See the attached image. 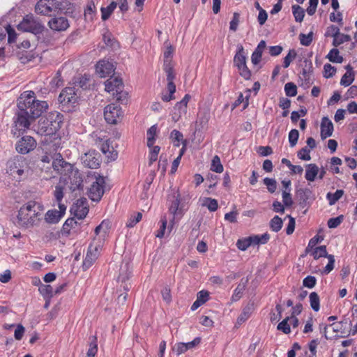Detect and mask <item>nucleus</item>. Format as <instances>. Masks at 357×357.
I'll list each match as a JSON object with an SVG mask.
<instances>
[{
    "label": "nucleus",
    "instance_id": "nucleus-1",
    "mask_svg": "<svg viewBox=\"0 0 357 357\" xmlns=\"http://www.w3.org/2000/svg\"><path fill=\"white\" fill-rule=\"evenodd\" d=\"M17 107L15 123L20 129H22L28 128L32 121L40 116L47 109L48 104L46 101L37 100L33 91H26L18 98Z\"/></svg>",
    "mask_w": 357,
    "mask_h": 357
},
{
    "label": "nucleus",
    "instance_id": "nucleus-2",
    "mask_svg": "<svg viewBox=\"0 0 357 357\" xmlns=\"http://www.w3.org/2000/svg\"><path fill=\"white\" fill-rule=\"evenodd\" d=\"M63 123V115L54 111L48 113L38 121L37 133L40 135L49 136L56 134Z\"/></svg>",
    "mask_w": 357,
    "mask_h": 357
},
{
    "label": "nucleus",
    "instance_id": "nucleus-3",
    "mask_svg": "<svg viewBox=\"0 0 357 357\" xmlns=\"http://www.w3.org/2000/svg\"><path fill=\"white\" fill-rule=\"evenodd\" d=\"M40 206L34 201L27 202L24 206H22L18 212L17 224L20 226L28 227L33 225L34 218L39 215Z\"/></svg>",
    "mask_w": 357,
    "mask_h": 357
},
{
    "label": "nucleus",
    "instance_id": "nucleus-4",
    "mask_svg": "<svg viewBox=\"0 0 357 357\" xmlns=\"http://www.w3.org/2000/svg\"><path fill=\"white\" fill-rule=\"evenodd\" d=\"M60 183L67 186L70 192L75 193V196H80L84 191L83 178L78 170L71 169L69 175L62 176L60 178Z\"/></svg>",
    "mask_w": 357,
    "mask_h": 357
},
{
    "label": "nucleus",
    "instance_id": "nucleus-5",
    "mask_svg": "<svg viewBox=\"0 0 357 357\" xmlns=\"http://www.w3.org/2000/svg\"><path fill=\"white\" fill-rule=\"evenodd\" d=\"M17 28L19 31L30 32L34 35L40 34L45 30V26L41 21L32 14L25 15Z\"/></svg>",
    "mask_w": 357,
    "mask_h": 357
},
{
    "label": "nucleus",
    "instance_id": "nucleus-6",
    "mask_svg": "<svg viewBox=\"0 0 357 357\" xmlns=\"http://www.w3.org/2000/svg\"><path fill=\"white\" fill-rule=\"evenodd\" d=\"M163 70L167 76V89L169 94H162L161 98L165 102H169L174 99V93L176 91V85L174 83V79H175L176 73L172 63H169L167 60L164 62Z\"/></svg>",
    "mask_w": 357,
    "mask_h": 357
},
{
    "label": "nucleus",
    "instance_id": "nucleus-7",
    "mask_svg": "<svg viewBox=\"0 0 357 357\" xmlns=\"http://www.w3.org/2000/svg\"><path fill=\"white\" fill-rule=\"evenodd\" d=\"M173 197L174 199L172 202L169 208V213L173 215L172 219L170 220L171 225L169 227V229H172L175 219H180L183 216L184 211V202L190 199L189 197H184L181 198L178 191H177Z\"/></svg>",
    "mask_w": 357,
    "mask_h": 357
},
{
    "label": "nucleus",
    "instance_id": "nucleus-8",
    "mask_svg": "<svg viewBox=\"0 0 357 357\" xmlns=\"http://www.w3.org/2000/svg\"><path fill=\"white\" fill-rule=\"evenodd\" d=\"M62 3L57 0H39L35 6V12L41 15H51V13L61 10Z\"/></svg>",
    "mask_w": 357,
    "mask_h": 357
},
{
    "label": "nucleus",
    "instance_id": "nucleus-9",
    "mask_svg": "<svg viewBox=\"0 0 357 357\" xmlns=\"http://www.w3.org/2000/svg\"><path fill=\"white\" fill-rule=\"evenodd\" d=\"M123 84L121 79L116 77H111L105 82V90L112 92L116 95V100L123 102V98H126L127 93H123Z\"/></svg>",
    "mask_w": 357,
    "mask_h": 357
},
{
    "label": "nucleus",
    "instance_id": "nucleus-10",
    "mask_svg": "<svg viewBox=\"0 0 357 357\" xmlns=\"http://www.w3.org/2000/svg\"><path fill=\"white\" fill-rule=\"evenodd\" d=\"M105 179L103 176H96V181L93 182L91 188L88 189L89 198L94 202H99L104 194Z\"/></svg>",
    "mask_w": 357,
    "mask_h": 357
},
{
    "label": "nucleus",
    "instance_id": "nucleus-11",
    "mask_svg": "<svg viewBox=\"0 0 357 357\" xmlns=\"http://www.w3.org/2000/svg\"><path fill=\"white\" fill-rule=\"evenodd\" d=\"M122 115L123 112L119 105L112 103L105 107L104 116L108 123L116 124Z\"/></svg>",
    "mask_w": 357,
    "mask_h": 357
},
{
    "label": "nucleus",
    "instance_id": "nucleus-12",
    "mask_svg": "<svg viewBox=\"0 0 357 357\" xmlns=\"http://www.w3.org/2000/svg\"><path fill=\"white\" fill-rule=\"evenodd\" d=\"M24 161L20 157L11 158L7 162L6 172L14 177H15V174L20 176L24 173Z\"/></svg>",
    "mask_w": 357,
    "mask_h": 357
},
{
    "label": "nucleus",
    "instance_id": "nucleus-13",
    "mask_svg": "<svg viewBox=\"0 0 357 357\" xmlns=\"http://www.w3.org/2000/svg\"><path fill=\"white\" fill-rule=\"evenodd\" d=\"M36 146V142L31 136L22 137L16 144V151L21 154H26L33 150Z\"/></svg>",
    "mask_w": 357,
    "mask_h": 357
},
{
    "label": "nucleus",
    "instance_id": "nucleus-14",
    "mask_svg": "<svg viewBox=\"0 0 357 357\" xmlns=\"http://www.w3.org/2000/svg\"><path fill=\"white\" fill-rule=\"evenodd\" d=\"M82 164L91 169H97L100 165V155L94 150L89 151L81 157Z\"/></svg>",
    "mask_w": 357,
    "mask_h": 357
},
{
    "label": "nucleus",
    "instance_id": "nucleus-15",
    "mask_svg": "<svg viewBox=\"0 0 357 357\" xmlns=\"http://www.w3.org/2000/svg\"><path fill=\"white\" fill-rule=\"evenodd\" d=\"M77 89L75 86L66 87L61 92L58 100L61 103L75 104L78 100Z\"/></svg>",
    "mask_w": 357,
    "mask_h": 357
},
{
    "label": "nucleus",
    "instance_id": "nucleus-16",
    "mask_svg": "<svg viewBox=\"0 0 357 357\" xmlns=\"http://www.w3.org/2000/svg\"><path fill=\"white\" fill-rule=\"evenodd\" d=\"M101 250V245H93L91 244L89 247L86 256L83 261V268L86 270L87 268H90L93 264L96 261V260L98 259L100 251Z\"/></svg>",
    "mask_w": 357,
    "mask_h": 357
},
{
    "label": "nucleus",
    "instance_id": "nucleus-17",
    "mask_svg": "<svg viewBox=\"0 0 357 357\" xmlns=\"http://www.w3.org/2000/svg\"><path fill=\"white\" fill-rule=\"evenodd\" d=\"M296 195L298 204L303 208L310 206L311 202L315 199L312 191L309 188H300L297 190Z\"/></svg>",
    "mask_w": 357,
    "mask_h": 357
},
{
    "label": "nucleus",
    "instance_id": "nucleus-18",
    "mask_svg": "<svg viewBox=\"0 0 357 357\" xmlns=\"http://www.w3.org/2000/svg\"><path fill=\"white\" fill-rule=\"evenodd\" d=\"M97 144L100 146L101 151L106 154L107 157L111 160H115L117 158L118 153L112 145L109 139L102 141V139H98Z\"/></svg>",
    "mask_w": 357,
    "mask_h": 357
},
{
    "label": "nucleus",
    "instance_id": "nucleus-19",
    "mask_svg": "<svg viewBox=\"0 0 357 357\" xmlns=\"http://www.w3.org/2000/svg\"><path fill=\"white\" fill-rule=\"evenodd\" d=\"M48 26L53 31H63L69 27V22L64 17H53L48 22Z\"/></svg>",
    "mask_w": 357,
    "mask_h": 357
},
{
    "label": "nucleus",
    "instance_id": "nucleus-20",
    "mask_svg": "<svg viewBox=\"0 0 357 357\" xmlns=\"http://www.w3.org/2000/svg\"><path fill=\"white\" fill-rule=\"evenodd\" d=\"M131 271L129 270V265L126 264L123 267L121 268L120 273L118 277V281L121 283V288L127 293L131 287V284L127 282L129 280Z\"/></svg>",
    "mask_w": 357,
    "mask_h": 357
},
{
    "label": "nucleus",
    "instance_id": "nucleus-21",
    "mask_svg": "<svg viewBox=\"0 0 357 357\" xmlns=\"http://www.w3.org/2000/svg\"><path fill=\"white\" fill-rule=\"evenodd\" d=\"M114 68L112 63L108 61H100L96 64V73L100 77H105L112 73Z\"/></svg>",
    "mask_w": 357,
    "mask_h": 357
},
{
    "label": "nucleus",
    "instance_id": "nucleus-22",
    "mask_svg": "<svg viewBox=\"0 0 357 357\" xmlns=\"http://www.w3.org/2000/svg\"><path fill=\"white\" fill-rule=\"evenodd\" d=\"M80 224L76 221L74 218L67 219L61 229L62 235L68 236L71 234V231H73V233H77L79 230L77 227Z\"/></svg>",
    "mask_w": 357,
    "mask_h": 357
},
{
    "label": "nucleus",
    "instance_id": "nucleus-23",
    "mask_svg": "<svg viewBox=\"0 0 357 357\" xmlns=\"http://www.w3.org/2000/svg\"><path fill=\"white\" fill-rule=\"evenodd\" d=\"M333 132V124L332 121L327 117L324 116L321 119V137L325 139L331 137Z\"/></svg>",
    "mask_w": 357,
    "mask_h": 357
},
{
    "label": "nucleus",
    "instance_id": "nucleus-24",
    "mask_svg": "<svg viewBox=\"0 0 357 357\" xmlns=\"http://www.w3.org/2000/svg\"><path fill=\"white\" fill-rule=\"evenodd\" d=\"M246 53L241 44L237 45V52L234 57V64L236 67L246 63Z\"/></svg>",
    "mask_w": 357,
    "mask_h": 357
},
{
    "label": "nucleus",
    "instance_id": "nucleus-25",
    "mask_svg": "<svg viewBox=\"0 0 357 357\" xmlns=\"http://www.w3.org/2000/svg\"><path fill=\"white\" fill-rule=\"evenodd\" d=\"M53 169L62 174L63 169H67V170L71 169L72 166L70 163L66 162L60 154L56 155V158L54 159L52 162Z\"/></svg>",
    "mask_w": 357,
    "mask_h": 357
},
{
    "label": "nucleus",
    "instance_id": "nucleus-26",
    "mask_svg": "<svg viewBox=\"0 0 357 357\" xmlns=\"http://www.w3.org/2000/svg\"><path fill=\"white\" fill-rule=\"evenodd\" d=\"M254 310V303H248L243 309L241 314L237 319L236 325H241L245 322L251 315Z\"/></svg>",
    "mask_w": 357,
    "mask_h": 357
},
{
    "label": "nucleus",
    "instance_id": "nucleus-27",
    "mask_svg": "<svg viewBox=\"0 0 357 357\" xmlns=\"http://www.w3.org/2000/svg\"><path fill=\"white\" fill-rule=\"evenodd\" d=\"M319 169L316 164L310 163L306 165L305 178L308 181H314L318 175Z\"/></svg>",
    "mask_w": 357,
    "mask_h": 357
},
{
    "label": "nucleus",
    "instance_id": "nucleus-28",
    "mask_svg": "<svg viewBox=\"0 0 357 357\" xmlns=\"http://www.w3.org/2000/svg\"><path fill=\"white\" fill-rule=\"evenodd\" d=\"M303 62L305 63V67L303 68L302 75L305 81L309 83L311 80V75L313 72L312 63V61L307 59H305Z\"/></svg>",
    "mask_w": 357,
    "mask_h": 357
},
{
    "label": "nucleus",
    "instance_id": "nucleus-29",
    "mask_svg": "<svg viewBox=\"0 0 357 357\" xmlns=\"http://www.w3.org/2000/svg\"><path fill=\"white\" fill-rule=\"evenodd\" d=\"M61 213H59L56 210H50L45 214V220L48 223L55 224L57 223L61 219Z\"/></svg>",
    "mask_w": 357,
    "mask_h": 357
},
{
    "label": "nucleus",
    "instance_id": "nucleus-30",
    "mask_svg": "<svg viewBox=\"0 0 357 357\" xmlns=\"http://www.w3.org/2000/svg\"><path fill=\"white\" fill-rule=\"evenodd\" d=\"M117 3L112 1L111 3L106 8H101L102 20L103 21L107 20L110 17L114 9L116 8Z\"/></svg>",
    "mask_w": 357,
    "mask_h": 357
},
{
    "label": "nucleus",
    "instance_id": "nucleus-31",
    "mask_svg": "<svg viewBox=\"0 0 357 357\" xmlns=\"http://www.w3.org/2000/svg\"><path fill=\"white\" fill-rule=\"evenodd\" d=\"M339 50L336 48L332 49L327 55V58L331 62L341 63L343 62V57L339 55Z\"/></svg>",
    "mask_w": 357,
    "mask_h": 357
},
{
    "label": "nucleus",
    "instance_id": "nucleus-32",
    "mask_svg": "<svg viewBox=\"0 0 357 357\" xmlns=\"http://www.w3.org/2000/svg\"><path fill=\"white\" fill-rule=\"evenodd\" d=\"M344 195V190H337L335 193L328 192L326 198L331 206L334 205Z\"/></svg>",
    "mask_w": 357,
    "mask_h": 357
},
{
    "label": "nucleus",
    "instance_id": "nucleus-33",
    "mask_svg": "<svg viewBox=\"0 0 357 357\" xmlns=\"http://www.w3.org/2000/svg\"><path fill=\"white\" fill-rule=\"evenodd\" d=\"M292 12L296 22H301L303 20L305 10L302 7L298 5H293Z\"/></svg>",
    "mask_w": 357,
    "mask_h": 357
},
{
    "label": "nucleus",
    "instance_id": "nucleus-34",
    "mask_svg": "<svg viewBox=\"0 0 357 357\" xmlns=\"http://www.w3.org/2000/svg\"><path fill=\"white\" fill-rule=\"evenodd\" d=\"M90 78L87 75H84V76H81L78 78V80L75 82V86L76 87L81 88L82 89H87L90 86Z\"/></svg>",
    "mask_w": 357,
    "mask_h": 357
},
{
    "label": "nucleus",
    "instance_id": "nucleus-35",
    "mask_svg": "<svg viewBox=\"0 0 357 357\" xmlns=\"http://www.w3.org/2000/svg\"><path fill=\"white\" fill-rule=\"evenodd\" d=\"M269 225L272 231L278 232L282 229L283 221L278 215H275L271 220Z\"/></svg>",
    "mask_w": 357,
    "mask_h": 357
},
{
    "label": "nucleus",
    "instance_id": "nucleus-36",
    "mask_svg": "<svg viewBox=\"0 0 357 357\" xmlns=\"http://www.w3.org/2000/svg\"><path fill=\"white\" fill-rule=\"evenodd\" d=\"M312 255L314 259H318L320 257H326L330 255L328 254L326 245H321L317 247L312 252Z\"/></svg>",
    "mask_w": 357,
    "mask_h": 357
},
{
    "label": "nucleus",
    "instance_id": "nucleus-37",
    "mask_svg": "<svg viewBox=\"0 0 357 357\" xmlns=\"http://www.w3.org/2000/svg\"><path fill=\"white\" fill-rule=\"evenodd\" d=\"M170 138L174 143V146H179L180 142H181L183 143V142L185 141L183 140V134L177 130H173L171 132Z\"/></svg>",
    "mask_w": 357,
    "mask_h": 357
},
{
    "label": "nucleus",
    "instance_id": "nucleus-38",
    "mask_svg": "<svg viewBox=\"0 0 357 357\" xmlns=\"http://www.w3.org/2000/svg\"><path fill=\"white\" fill-rule=\"evenodd\" d=\"M250 245H253L252 236L243 239H239L236 243L237 248L243 251L247 250V248Z\"/></svg>",
    "mask_w": 357,
    "mask_h": 357
},
{
    "label": "nucleus",
    "instance_id": "nucleus-39",
    "mask_svg": "<svg viewBox=\"0 0 357 357\" xmlns=\"http://www.w3.org/2000/svg\"><path fill=\"white\" fill-rule=\"evenodd\" d=\"M190 99V96L188 94L185 95L183 98L180 101L178 102L175 106V109L179 110V116H181V112H185L187 108L188 102H189Z\"/></svg>",
    "mask_w": 357,
    "mask_h": 357
},
{
    "label": "nucleus",
    "instance_id": "nucleus-40",
    "mask_svg": "<svg viewBox=\"0 0 357 357\" xmlns=\"http://www.w3.org/2000/svg\"><path fill=\"white\" fill-rule=\"evenodd\" d=\"M40 293L43 296L51 298L54 294V290L50 284H41L38 289Z\"/></svg>",
    "mask_w": 357,
    "mask_h": 357
},
{
    "label": "nucleus",
    "instance_id": "nucleus-41",
    "mask_svg": "<svg viewBox=\"0 0 357 357\" xmlns=\"http://www.w3.org/2000/svg\"><path fill=\"white\" fill-rule=\"evenodd\" d=\"M310 306L313 310L317 312L319 310V297L316 292H312L310 294Z\"/></svg>",
    "mask_w": 357,
    "mask_h": 357
},
{
    "label": "nucleus",
    "instance_id": "nucleus-42",
    "mask_svg": "<svg viewBox=\"0 0 357 357\" xmlns=\"http://www.w3.org/2000/svg\"><path fill=\"white\" fill-rule=\"evenodd\" d=\"M252 236L253 245L259 244H266L270 239V235L268 233H265L261 236L254 235Z\"/></svg>",
    "mask_w": 357,
    "mask_h": 357
},
{
    "label": "nucleus",
    "instance_id": "nucleus-43",
    "mask_svg": "<svg viewBox=\"0 0 357 357\" xmlns=\"http://www.w3.org/2000/svg\"><path fill=\"white\" fill-rule=\"evenodd\" d=\"M202 206H206L210 211H215L218 209V201L212 198H205Z\"/></svg>",
    "mask_w": 357,
    "mask_h": 357
},
{
    "label": "nucleus",
    "instance_id": "nucleus-44",
    "mask_svg": "<svg viewBox=\"0 0 357 357\" xmlns=\"http://www.w3.org/2000/svg\"><path fill=\"white\" fill-rule=\"evenodd\" d=\"M211 170L217 173L223 172V166L220 162V159L218 155L213 157L212 160Z\"/></svg>",
    "mask_w": 357,
    "mask_h": 357
},
{
    "label": "nucleus",
    "instance_id": "nucleus-45",
    "mask_svg": "<svg viewBox=\"0 0 357 357\" xmlns=\"http://www.w3.org/2000/svg\"><path fill=\"white\" fill-rule=\"evenodd\" d=\"M284 91L287 96L294 97L297 93V86L293 82H288L284 86Z\"/></svg>",
    "mask_w": 357,
    "mask_h": 357
},
{
    "label": "nucleus",
    "instance_id": "nucleus-46",
    "mask_svg": "<svg viewBox=\"0 0 357 357\" xmlns=\"http://www.w3.org/2000/svg\"><path fill=\"white\" fill-rule=\"evenodd\" d=\"M74 215L79 220L84 219L89 213V206L77 207L75 206Z\"/></svg>",
    "mask_w": 357,
    "mask_h": 357
},
{
    "label": "nucleus",
    "instance_id": "nucleus-47",
    "mask_svg": "<svg viewBox=\"0 0 357 357\" xmlns=\"http://www.w3.org/2000/svg\"><path fill=\"white\" fill-rule=\"evenodd\" d=\"M300 43L302 45L309 46L313 40V32L310 31L307 35L300 33L299 35Z\"/></svg>",
    "mask_w": 357,
    "mask_h": 357
},
{
    "label": "nucleus",
    "instance_id": "nucleus-48",
    "mask_svg": "<svg viewBox=\"0 0 357 357\" xmlns=\"http://www.w3.org/2000/svg\"><path fill=\"white\" fill-rule=\"evenodd\" d=\"M350 40H351V36L349 35L342 34V33H340V35L338 36H336V38H335L333 39V45L335 47H337V46L340 45L341 44H342L345 42H349Z\"/></svg>",
    "mask_w": 357,
    "mask_h": 357
},
{
    "label": "nucleus",
    "instance_id": "nucleus-49",
    "mask_svg": "<svg viewBox=\"0 0 357 357\" xmlns=\"http://www.w3.org/2000/svg\"><path fill=\"white\" fill-rule=\"evenodd\" d=\"M299 137V132L296 129H292L289 133V142L291 147H294Z\"/></svg>",
    "mask_w": 357,
    "mask_h": 357
},
{
    "label": "nucleus",
    "instance_id": "nucleus-50",
    "mask_svg": "<svg viewBox=\"0 0 357 357\" xmlns=\"http://www.w3.org/2000/svg\"><path fill=\"white\" fill-rule=\"evenodd\" d=\"M297 53L295 50H290L287 55L284 58L283 67L287 68L289 66L291 62L296 57Z\"/></svg>",
    "mask_w": 357,
    "mask_h": 357
},
{
    "label": "nucleus",
    "instance_id": "nucleus-51",
    "mask_svg": "<svg viewBox=\"0 0 357 357\" xmlns=\"http://www.w3.org/2000/svg\"><path fill=\"white\" fill-rule=\"evenodd\" d=\"M264 185L267 186L268 191L271 193L275 192L277 189V182L274 178H265L263 181Z\"/></svg>",
    "mask_w": 357,
    "mask_h": 357
},
{
    "label": "nucleus",
    "instance_id": "nucleus-52",
    "mask_svg": "<svg viewBox=\"0 0 357 357\" xmlns=\"http://www.w3.org/2000/svg\"><path fill=\"white\" fill-rule=\"evenodd\" d=\"M98 351V344H97V338L96 336L93 337V341L91 342L89 344V349L87 351L88 357H95L96 354Z\"/></svg>",
    "mask_w": 357,
    "mask_h": 357
},
{
    "label": "nucleus",
    "instance_id": "nucleus-53",
    "mask_svg": "<svg viewBox=\"0 0 357 357\" xmlns=\"http://www.w3.org/2000/svg\"><path fill=\"white\" fill-rule=\"evenodd\" d=\"M239 71V75L246 80H249L251 77L252 73L250 70L248 68L246 63L236 67Z\"/></svg>",
    "mask_w": 357,
    "mask_h": 357
},
{
    "label": "nucleus",
    "instance_id": "nucleus-54",
    "mask_svg": "<svg viewBox=\"0 0 357 357\" xmlns=\"http://www.w3.org/2000/svg\"><path fill=\"white\" fill-rule=\"evenodd\" d=\"M290 319L289 317H286L278 325V330L282 331L284 334H289L291 332L290 326L288 321Z\"/></svg>",
    "mask_w": 357,
    "mask_h": 357
},
{
    "label": "nucleus",
    "instance_id": "nucleus-55",
    "mask_svg": "<svg viewBox=\"0 0 357 357\" xmlns=\"http://www.w3.org/2000/svg\"><path fill=\"white\" fill-rule=\"evenodd\" d=\"M96 10V6L93 2H89L84 10V17L86 20H93V14Z\"/></svg>",
    "mask_w": 357,
    "mask_h": 357
},
{
    "label": "nucleus",
    "instance_id": "nucleus-56",
    "mask_svg": "<svg viewBox=\"0 0 357 357\" xmlns=\"http://www.w3.org/2000/svg\"><path fill=\"white\" fill-rule=\"evenodd\" d=\"M354 73H345L341 78L340 84L344 86L351 85L354 80Z\"/></svg>",
    "mask_w": 357,
    "mask_h": 357
},
{
    "label": "nucleus",
    "instance_id": "nucleus-57",
    "mask_svg": "<svg viewBox=\"0 0 357 357\" xmlns=\"http://www.w3.org/2000/svg\"><path fill=\"white\" fill-rule=\"evenodd\" d=\"M340 35V29L335 25H331L325 33L326 37H333V39Z\"/></svg>",
    "mask_w": 357,
    "mask_h": 357
},
{
    "label": "nucleus",
    "instance_id": "nucleus-58",
    "mask_svg": "<svg viewBox=\"0 0 357 357\" xmlns=\"http://www.w3.org/2000/svg\"><path fill=\"white\" fill-rule=\"evenodd\" d=\"M63 186L64 185L59 182L55 187L54 197L58 203L61 202L63 197Z\"/></svg>",
    "mask_w": 357,
    "mask_h": 357
},
{
    "label": "nucleus",
    "instance_id": "nucleus-59",
    "mask_svg": "<svg viewBox=\"0 0 357 357\" xmlns=\"http://www.w3.org/2000/svg\"><path fill=\"white\" fill-rule=\"evenodd\" d=\"M344 216L340 215L336 218H330L328 220V227L329 228H336L343 221Z\"/></svg>",
    "mask_w": 357,
    "mask_h": 357
},
{
    "label": "nucleus",
    "instance_id": "nucleus-60",
    "mask_svg": "<svg viewBox=\"0 0 357 357\" xmlns=\"http://www.w3.org/2000/svg\"><path fill=\"white\" fill-rule=\"evenodd\" d=\"M310 149H308L307 146H305L298 152V157L303 160H310L311 157L310 155Z\"/></svg>",
    "mask_w": 357,
    "mask_h": 357
},
{
    "label": "nucleus",
    "instance_id": "nucleus-61",
    "mask_svg": "<svg viewBox=\"0 0 357 357\" xmlns=\"http://www.w3.org/2000/svg\"><path fill=\"white\" fill-rule=\"evenodd\" d=\"M103 40L107 46L115 48L118 46V43L114 40L110 33H107L103 36Z\"/></svg>",
    "mask_w": 357,
    "mask_h": 357
},
{
    "label": "nucleus",
    "instance_id": "nucleus-62",
    "mask_svg": "<svg viewBox=\"0 0 357 357\" xmlns=\"http://www.w3.org/2000/svg\"><path fill=\"white\" fill-rule=\"evenodd\" d=\"M317 283V279L314 276L308 275L304 278L303 284L304 287L312 289Z\"/></svg>",
    "mask_w": 357,
    "mask_h": 357
},
{
    "label": "nucleus",
    "instance_id": "nucleus-63",
    "mask_svg": "<svg viewBox=\"0 0 357 357\" xmlns=\"http://www.w3.org/2000/svg\"><path fill=\"white\" fill-rule=\"evenodd\" d=\"M324 76L326 78L333 77L336 72V68L334 66H331L330 63L325 64L324 66Z\"/></svg>",
    "mask_w": 357,
    "mask_h": 357
},
{
    "label": "nucleus",
    "instance_id": "nucleus-64",
    "mask_svg": "<svg viewBox=\"0 0 357 357\" xmlns=\"http://www.w3.org/2000/svg\"><path fill=\"white\" fill-rule=\"evenodd\" d=\"M240 21V14L238 13H234L233 15V18L230 22L229 29L232 31H236L238 28V25Z\"/></svg>",
    "mask_w": 357,
    "mask_h": 357
}]
</instances>
